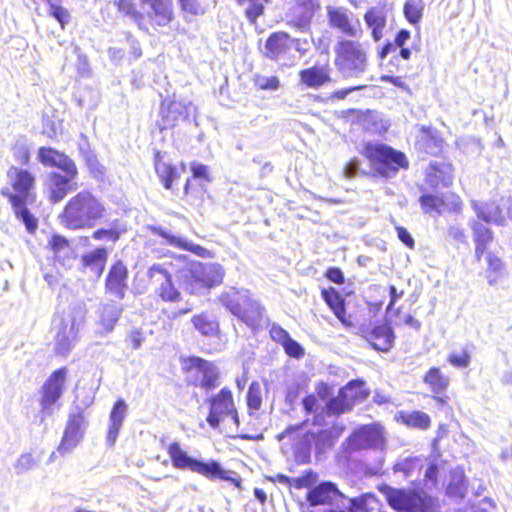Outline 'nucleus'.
Here are the masks:
<instances>
[{
	"label": "nucleus",
	"mask_w": 512,
	"mask_h": 512,
	"mask_svg": "<svg viewBox=\"0 0 512 512\" xmlns=\"http://www.w3.org/2000/svg\"><path fill=\"white\" fill-rule=\"evenodd\" d=\"M106 214L104 203L91 191L82 190L71 197L58 218L69 230L89 229Z\"/></svg>",
	"instance_id": "nucleus-1"
},
{
	"label": "nucleus",
	"mask_w": 512,
	"mask_h": 512,
	"mask_svg": "<svg viewBox=\"0 0 512 512\" xmlns=\"http://www.w3.org/2000/svg\"><path fill=\"white\" fill-rule=\"evenodd\" d=\"M87 307L82 301L73 303L67 312L54 319V351L57 355L68 356L79 339V332L86 322Z\"/></svg>",
	"instance_id": "nucleus-2"
},
{
	"label": "nucleus",
	"mask_w": 512,
	"mask_h": 512,
	"mask_svg": "<svg viewBox=\"0 0 512 512\" xmlns=\"http://www.w3.org/2000/svg\"><path fill=\"white\" fill-rule=\"evenodd\" d=\"M7 175L15 191L9 194L14 213L25 224L26 229L33 232L37 228V220L26 208V204L29 200H33L35 178L29 171L17 167H11Z\"/></svg>",
	"instance_id": "nucleus-3"
},
{
	"label": "nucleus",
	"mask_w": 512,
	"mask_h": 512,
	"mask_svg": "<svg viewBox=\"0 0 512 512\" xmlns=\"http://www.w3.org/2000/svg\"><path fill=\"white\" fill-rule=\"evenodd\" d=\"M334 64L345 79L360 78L368 68V52L359 41L340 38L334 45Z\"/></svg>",
	"instance_id": "nucleus-4"
},
{
	"label": "nucleus",
	"mask_w": 512,
	"mask_h": 512,
	"mask_svg": "<svg viewBox=\"0 0 512 512\" xmlns=\"http://www.w3.org/2000/svg\"><path fill=\"white\" fill-rule=\"evenodd\" d=\"M224 275L225 271L218 263L192 262L180 269L176 278L182 289L195 294L221 284Z\"/></svg>",
	"instance_id": "nucleus-5"
},
{
	"label": "nucleus",
	"mask_w": 512,
	"mask_h": 512,
	"mask_svg": "<svg viewBox=\"0 0 512 512\" xmlns=\"http://www.w3.org/2000/svg\"><path fill=\"white\" fill-rule=\"evenodd\" d=\"M168 453L173 465L178 469H189L211 480L221 479L229 481L236 486L240 484L239 479L235 477L237 475L235 472L224 470L217 461L202 462L190 457L181 449L178 442H173L169 445Z\"/></svg>",
	"instance_id": "nucleus-6"
},
{
	"label": "nucleus",
	"mask_w": 512,
	"mask_h": 512,
	"mask_svg": "<svg viewBox=\"0 0 512 512\" xmlns=\"http://www.w3.org/2000/svg\"><path fill=\"white\" fill-rule=\"evenodd\" d=\"M219 301L231 314L249 327L253 328L259 324L262 308L250 297L248 290L229 288L220 295Z\"/></svg>",
	"instance_id": "nucleus-7"
},
{
	"label": "nucleus",
	"mask_w": 512,
	"mask_h": 512,
	"mask_svg": "<svg viewBox=\"0 0 512 512\" xmlns=\"http://www.w3.org/2000/svg\"><path fill=\"white\" fill-rule=\"evenodd\" d=\"M363 155L369 159L372 167L383 177L389 178L398 172L399 168H407L405 155L384 144L365 145Z\"/></svg>",
	"instance_id": "nucleus-8"
},
{
	"label": "nucleus",
	"mask_w": 512,
	"mask_h": 512,
	"mask_svg": "<svg viewBox=\"0 0 512 512\" xmlns=\"http://www.w3.org/2000/svg\"><path fill=\"white\" fill-rule=\"evenodd\" d=\"M389 505L398 512H436L434 498L412 490L396 489L386 486L383 489Z\"/></svg>",
	"instance_id": "nucleus-9"
},
{
	"label": "nucleus",
	"mask_w": 512,
	"mask_h": 512,
	"mask_svg": "<svg viewBox=\"0 0 512 512\" xmlns=\"http://www.w3.org/2000/svg\"><path fill=\"white\" fill-rule=\"evenodd\" d=\"M205 403L209 405L206 421L211 428L217 429L227 419H231L235 426H239L238 412L229 388L224 387L218 393L210 395L205 399Z\"/></svg>",
	"instance_id": "nucleus-10"
},
{
	"label": "nucleus",
	"mask_w": 512,
	"mask_h": 512,
	"mask_svg": "<svg viewBox=\"0 0 512 512\" xmlns=\"http://www.w3.org/2000/svg\"><path fill=\"white\" fill-rule=\"evenodd\" d=\"M220 372L212 362L200 357L188 359V382L194 386L210 391L219 386Z\"/></svg>",
	"instance_id": "nucleus-11"
},
{
	"label": "nucleus",
	"mask_w": 512,
	"mask_h": 512,
	"mask_svg": "<svg viewBox=\"0 0 512 512\" xmlns=\"http://www.w3.org/2000/svg\"><path fill=\"white\" fill-rule=\"evenodd\" d=\"M86 427L84 412L76 407L69 414L62 440L57 448L58 452L62 455L72 452L82 441Z\"/></svg>",
	"instance_id": "nucleus-12"
},
{
	"label": "nucleus",
	"mask_w": 512,
	"mask_h": 512,
	"mask_svg": "<svg viewBox=\"0 0 512 512\" xmlns=\"http://www.w3.org/2000/svg\"><path fill=\"white\" fill-rule=\"evenodd\" d=\"M142 28L147 30L145 21L152 26H166L173 19L172 0H140Z\"/></svg>",
	"instance_id": "nucleus-13"
},
{
	"label": "nucleus",
	"mask_w": 512,
	"mask_h": 512,
	"mask_svg": "<svg viewBox=\"0 0 512 512\" xmlns=\"http://www.w3.org/2000/svg\"><path fill=\"white\" fill-rule=\"evenodd\" d=\"M471 205L477 214V217L486 223L504 225L506 218L512 217V198L502 199V204L497 205L494 202L472 201Z\"/></svg>",
	"instance_id": "nucleus-14"
},
{
	"label": "nucleus",
	"mask_w": 512,
	"mask_h": 512,
	"mask_svg": "<svg viewBox=\"0 0 512 512\" xmlns=\"http://www.w3.org/2000/svg\"><path fill=\"white\" fill-rule=\"evenodd\" d=\"M66 380V369L61 368L54 371L42 387L40 401L42 420L53 412V406L63 393V386Z\"/></svg>",
	"instance_id": "nucleus-15"
},
{
	"label": "nucleus",
	"mask_w": 512,
	"mask_h": 512,
	"mask_svg": "<svg viewBox=\"0 0 512 512\" xmlns=\"http://www.w3.org/2000/svg\"><path fill=\"white\" fill-rule=\"evenodd\" d=\"M78 175L77 168L71 172H51L47 176L46 186L49 194V199L53 203L62 201L69 192L77 190V185L74 183Z\"/></svg>",
	"instance_id": "nucleus-16"
},
{
	"label": "nucleus",
	"mask_w": 512,
	"mask_h": 512,
	"mask_svg": "<svg viewBox=\"0 0 512 512\" xmlns=\"http://www.w3.org/2000/svg\"><path fill=\"white\" fill-rule=\"evenodd\" d=\"M196 107L192 102L163 101L161 104V119L163 129L174 127L179 121L188 120L191 115L195 116Z\"/></svg>",
	"instance_id": "nucleus-17"
},
{
	"label": "nucleus",
	"mask_w": 512,
	"mask_h": 512,
	"mask_svg": "<svg viewBox=\"0 0 512 512\" xmlns=\"http://www.w3.org/2000/svg\"><path fill=\"white\" fill-rule=\"evenodd\" d=\"M331 27L340 30L349 37L357 38L362 35V28L358 19L353 23L348 11L342 7H329L327 11Z\"/></svg>",
	"instance_id": "nucleus-18"
},
{
	"label": "nucleus",
	"mask_w": 512,
	"mask_h": 512,
	"mask_svg": "<svg viewBox=\"0 0 512 512\" xmlns=\"http://www.w3.org/2000/svg\"><path fill=\"white\" fill-rule=\"evenodd\" d=\"M127 280V267L122 263V261H117L111 266L107 274L105 281L106 291L117 299L122 300L125 297V293L128 288Z\"/></svg>",
	"instance_id": "nucleus-19"
},
{
	"label": "nucleus",
	"mask_w": 512,
	"mask_h": 512,
	"mask_svg": "<svg viewBox=\"0 0 512 512\" xmlns=\"http://www.w3.org/2000/svg\"><path fill=\"white\" fill-rule=\"evenodd\" d=\"M148 277L161 281L158 288L159 296L164 301L176 302L180 300V292L175 288L171 275L159 264L152 265L148 270Z\"/></svg>",
	"instance_id": "nucleus-20"
},
{
	"label": "nucleus",
	"mask_w": 512,
	"mask_h": 512,
	"mask_svg": "<svg viewBox=\"0 0 512 512\" xmlns=\"http://www.w3.org/2000/svg\"><path fill=\"white\" fill-rule=\"evenodd\" d=\"M381 430L377 425H364L357 428L348 438L350 450L365 449L379 444Z\"/></svg>",
	"instance_id": "nucleus-21"
},
{
	"label": "nucleus",
	"mask_w": 512,
	"mask_h": 512,
	"mask_svg": "<svg viewBox=\"0 0 512 512\" xmlns=\"http://www.w3.org/2000/svg\"><path fill=\"white\" fill-rule=\"evenodd\" d=\"M38 159L43 165L57 167L63 172H71L77 168L71 158L50 147H41L38 150Z\"/></svg>",
	"instance_id": "nucleus-22"
},
{
	"label": "nucleus",
	"mask_w": 512,
	"mask_h": 512,
	"mask_svg": "<svg viewBox=\"0 0 512 512\" xmlns=\"http://www.w3.org/2000/svg\"><path fill=\"white\" fill-rule=\"evenodd\" d=\"M337 497H344L337 486L329 481L322 482L307 494V501L311 506L332 504Z\"/></svg>",
	"instance_id": "nucleus-23"
},
{
	"label": "nucleus",
	"mask_w": 512,
	"mask_h": 512,
	"mask_svg": "<svg viewBox=\"0 0 512 512\" xmlns=\"http://www.w3.org/2000/svg\"><path fill=\"white\" fill-rule=\"evenodd\" d=\"M427 183L437 188L440 185L448 187L453 182L452 166L446 162H431L426 171Z\"/></svg>",
	"instance_id": "nucleus-24"
},
{
	"label": "nucleus",
	"mask_w": 512,
	"mask_h": 512,
	"mask_svg": "<svg viewBox=\"0 0 512 512\" xmlns=\"http://www.w3.org/2000/svg\"><path fill=\"white\" fill-rule=\"evenodd\" d=\"M366 339L375 350L388 352L393 345L394 333L390 326L381 324L373 327Z\"/></svg>",
	"instance_id": "nucleus-25"
},
{
	"label": "nucleus",
	"mask_w": 512,
	"mask_h": 512,
	"mask_svg": "<svg viewBox=\"0 0 512 512\" xmlns=\"http://www.w3.org/2000/svg\"><path fill=\"white\" fill-rule=\"evenodd\" d=\"M126 415L127 404L124 400L119 399L114 404L109 417V427L106 437V443L109 446H113L115 444Z\"/></svg>",
	"instance_id": "nucleus-26"
},
{
	"label": "nucleus",
	"mask_w": 512,
	"mask_h": 512,
	"mask_svg": "<svg viewBox=\"0 0 512 512\" xmlns=\"http://www.w3.org/2000/svg\"><path fill=\"white\" fill-rule=\"evenodd\" d=\"M301 83L309 88L318 89L331 81L330 68L325 66H313L299 72Z\"/></svg>",
	"instance_id": "nucleus-27"
},
{
	"label": "nucleus",
	"mask_w": 512,
	"mask_h": 512,
	"mask_svg": "<svg viewBox=\"0 0 512 512\" xmlns=\"http://www.w3.org/2000/svg\"><path fill=\"white\" fill-rule=\"evenodd\" d=\"M108 258V251L104 247H98L81 257V266L84 270L90 271L99 278L105 268Z\"/></svg>",
	"instance_id": "nucleus-28"
},
{
	"label": "nucleus",
	"mask_w": 512,
	"mask_h": 512,
	"mask_svg": "<svg viewBox=\"0 0 512 512\" xmlns=\"http://www.w3.org/2000/svg\"><path fill=\"white\" fill-rule=\"evenodd\" d=\"M265 49L268 58L278 60L290 49V35L286 32L272 33L266 40Z\"/></svg>",
	"instance_id": "nucleus-29"
},
{
	"label": "nucleus",
	"mask_w": 512,
	"mask_h": 512,
	"mask_svg": "<svg viewBox=\"0 0 512 512\" xmlns=\"http://www.w3.org/2000/svg\"><path fill=\"white\" fill-rule=\"evenodd\" d=\"M364 20L369 29L374 41L378 42L383 37V29L386 26V14L382 9L371 8L365 15Z\"/></svg>",
	"instance_id": "nucleus-30"
},
{
	"label": "nucleus",
	"mask_w": 512,
	"mask_h": 512,
	"mask_svg": "<svg viewBox=\"0 0 512 512\" xmlns=\"http://www.w3.org/2000/svg\"><path fill=\"white\" fill-rule=\"evenodd\" d=\"M99 324L106 333L113 331L122 313V307L115 303H105L99 307Z\"/></svg>",
	"instance_id": "nucleus-31"
},
{
	"label": "nucleus",
	"mask_w": 512,
	"mask_h": 512,
	"mask_svg": "<svg viewBox=\"0 0 512 512\" xmlns=\"http://www.w3.org/2000/svg\"><path fill=\"white\" fill-rule=\"evenodd\" d=\"M157 233L159 236L164 238L167 241V243L170 244L171 246L190 251L200 257H205L209 253V251L206 248L198 244H193L192 242L182 237L172 235L171 233L166 232L163 229H158Z\"/></svg>",
	"instance_id": "nucleus-32"
},
{
	"label": "nucleus",
	"mask_w": 512,
	"mask_h": 512,
	"mask_svg": "<svg viewBox=\"0 0 512 512\" xmlns=\"http://www.w3.org/2000/svg\"><path fill=\"white\" fill-rule=\"evenodd\" d=\"M155 171L166 189H171L174 180L179 178L176 167L163 161L159 152L155 155Z\"/></svg>",
	"instance_id": "nucleus-33"
},
{
	"label": "nucleus",
	"mask_w": 512,
	"mask_h": 512,
	"mask_svg": "<svg viewBox=\"0 0 512 512\" xmlns=\"http://www.w3.org/2000/svg\"><path fill=\"white\" fill-rule=\"evenodd\" d=\"M472 230L476 243L475 257L477 260H480L486 250L487 244L492 241V232L488 227L478 221L472 223Z\"/></svg>",
	"instance_id": "nucleus-34"
},
{
	"label": "nucleus",
	"mask_w": 512,
	"mask_h": 512,
	"mask_svg": "<svg viewBox=\"0 0 512 512\" xmlns=\"http://www.w3.org/2000/svg\"><path fill=\"white\" fill-rule=\"evenodd\" d=\"M191 322L194 328L205 337H215L219 332V323L208 314L195 315Z\"/></svg>",
	"instance_id": "nucleus-35"
},
{
	"label": "nucleus",
	"mask_w": 512,
	"mask_h": 512,
	"mask_svg": "<svg viewBox=\"0 0 512 512\" xmlns=\"http://www.w3.org/2000/svg\"><path fill=\"white\" fill-rule=\"evenodd\" d=\"M322 297L327 303V305L332 309L335 316L345 325L349 323L346 320V311L344 307V299L342 296L334 289L330 288L328 290L322 291Z\"/></svg>",
	"instance_id": "nucleus-36"
},
{
	"label": "nucleus",
	"mask_w": 512,
	"mask_h": 512,
	"mask_svg": "<svg viewBox=\"0 0 512 512\" xmlns=\"http://www.w3.org/2000/svg\"><path fill=\"white\" fill-rule=\"evenodd\" d=\"M424 382L429 385L432 392L441 394L446 391L449 386V378L445 376L439 368H431L424 376Z\"/></svg>",
	"instance_id": "nucleus-37"
},
{
	"label": "nucleus",
	"mask_w": 512,
	"mask_h": 512,
	"mask_svg": "<svg viewBox=\"0 0 512 512\" xmlns=\"http://www.w3.org/2000/svg\"><path fill=\"white\" fill-rule=\"evenodd\" d=\"M364 384L362 380H352L340 389L342 395L350 402L352 407L355 402L364 400L368 396V392L364 389Z\"/></svg>",
	"instance_id": "nucleus-38"
},
{
	"label": "nucleus",
	"mask_w": 512,
	"mask_h": 512,
	"mask_svg": "<svg viewBox=\"0 0 512 512\" xmlns=\"http://www.w3.org/2000/svg\"><path fill=\"white\" fill-rule=\"evenodd\" d=\"M113 4L119 13L130 18L139 28H142L141 9H136L134 0H113Z\"/></svg>",
	"instance_id": "nucleus-39"
},
{
	"label": "nucleus",
	"mask_w": 512,
	"mask_h": 512,
	"mask_svg": "<svg viewBox=\"0 0 512 512\" xmlns=\"http://www.w3.org/2000/svg\"><path fill=\"white\" fill-rule=\"evenodd\" d=\"M352 408L350 402L344 398L342 392L339 390L338 395L330 399L326 404V414L328 416L339 415L350 411Z\"/></svg>",
	"instance_id": "nucleus-40"
},
{
	"label": "nucleus",
	"mask_w": 512,
	"mask_h": 512,
	"mask_svg": "<svg viewBox=\"0 0 512 512\" xmlns=\"http://www.w3.org/2000/svg\"><path fill=\"white\" fill-rule=\"evenodd\" d=\"M487 263H488V268H487L486 273H487L488 283L490 285H495L497 283L499 277L502 274V271L504 269V264L499 257L493 255L492 253L487 254Z\"/></svg>",
	"instance_id": "nucleus-41"
},
{
	"label": "nucleus",
	"mask_w": 512,
	"mask_h": 512,
	"mask_svg": "<svg viewBox=\"0 0 512 512\" xmlns=\"http://www.w3.org/2000/svg\"><path fill=\"white\" fill-rule=\"evenodd\" d=\"M123 229H121L118 225V221H113L110 228L105 229L101 228L93 232L92 238L94 240H106L111 241L113 243L117 242L120 238Z\"/></svg>",
	"instance_id": "nucleus-42"
},
{
	"label": "nucleus",
	"mask_w": 512,
	"mask_h": 512,
	"mask_svg": "<svg viewBox=\"0 0 512 512\" xmlns=\"http://www.w3.org/2000/svg\"><path fill=\"white\" fill-rule=\"evenodd\" d=\"M404 15L406 19L411 24H417L421 17L423 11V1L422 0H407L404 5Z\"/></svg>",
	"instance_id": "nucleus-43"
},
{
	"label": "nucleus",
	"mask_w": 512,
	"mask_h": 512,
	"mask_svg": "<svg viewBox=\"0 0 512 512\" xmlns=\"http://www.w3.org/2000/svg\"><path fill=\"white\" fill-rule=\"evenodd\" d=\"M375 503V497L372 494H363L359 497L349 499V508L351 512H368L372 509L371 505Z\"/></svg>",
	"instance_id": "nucleus-44"
},
{
	"label": "nucleus",
	"mask_w": 512,
	"mask_h": 512,
	"mask_svg": "<svg viewBox=\"0 0 512 512\" xmlns=\"http://www.w3.org/2000/svg\"><path fill=\"white\" fill-rule=\"evenodd\" d=\"M38 461L31 453L21 454L13 465L16 474L21 475L37 466Z\"/></svg>",
	"instance_id": "nucleus-45"
},
{
	"label": "nucleus",
	"mask_w": 512,
	"mask_h": 512,
	"mask_svg": "<svg viewBox=\"0 0 512 512\" xmlns=\"http://www.w3.org/2000/svg\"><path fill=\"white\" fill-rule=\"evenodd\" d=\"M404 422L411 427L426 429L430 426V417L421 411H413L404 417Z\"/></svg>",
	"instance_id": "nucleus-46"
},
{
	"label": "nucleus",
	"mask_w": 512,
	"mask_h": 512,
	"mask_svg": "<svg viewBox=\"0 0 512 512\" xmlns=\"http://www.w3.org/2000/svg\"><path fill=\"white\" fill-rule=\"evenodd\" d=\"M420 202L423 210L426 213H440L442 211V208L444 207L443 200L435 195H422L420 198Z\"/></svg>",
	"instance_id": "nucleus-47"
},
{
	"label": "nucleus",
	"mask_w": 512,
	"mask_h": 512,
	"mask_svg": "<svg viewBox=\"0 0 512 512\" xmlns=\"http://www.w3.org/2000/svg\"><path fill=\"white\" fill-rule=\"evenodd\" d=\"M262 396L261 387L258 382H252L247 393V405L252 410H258L261 407Z\"/></svg>",
	"instance_id": "nucleus-48"
},
{
	"label": "nucleus",
	"mask_w": 512,
	"mask_h": 512,
	"mask_svg": "<svg viewBox=\"0 0 512 512\" xmlns=\"http://www.w3.org/2000/svg\"><path fill=\"white\" fill-rule=\"evenodd\" d=\"M314 442L317 451L324 452L327 449L332 448L336 441L331 437V435H329V433L325 429L315 434Z\"/></svg>",
	"instance_id": "nucleus-49"
},
{
	"label": "nucleus",
	"mask_w": 512,
	"mask_h": 512,
	"mask_svg": "<svg viewBox=\"0 0 512 512\" xmlns=\"http://www.w3.org/2000/svg\"><path fill=\"white\" fill-rule=\"evenodd\" d=\"M255 85L262 90H271L275 91L280 87V81L276 76H263L257 75L255 77Z\"/></svg>",
	"instance_id": "nucleus-50"
},
{
	"label": "nucleus",
	"mask_w": 512,
	"mask_h": 512,
	"mask_svg": "<svg viewBox=\"0 0 512 512\" xmlns=\"http://www.w3.org/2000/svg\"><path fill=\"white\" fill-rule=\"evenodd\" d=\"M49 244L56 256H60L62 253L67 254L70 251L69 242L63 236L54 235Z\"/></svg>",
	"instance_id": "nucleus-51"
},
{
	"label": "nucleus",
	"mask_w": 512,
	"mask_h": 512,
	"mask_svg": "<svg viewBox=\"0 0 512 512\" xmlns=\"http://www.w3.org/2000/svg\"><path fill=\"white\" fill-rule=\"evenodd\" d=\"M470 354L467 351H463L461 354L451 353L448 361L451 365L458 368H466L470 364Z\"/></svg>",
	"instance_id": "nucleus-52"
},
{
	"label": "nucleus",
	"mask_w": 512,
	"mask_h": 512,
	"mask_svg": "<svg viewBox=\"0 0 512 512\" xmlns=\"http://www.w3.org/2000/svg\"><path fill=\"white\" fill-rule=\"evenodd\" d=\"M282 346L290 357L300 358L304 355L301 345L291 337Z\"/></svg>",
	"instance_id": "nucleus-53"
},
{
	"label": "nucleus",
	"mask_w": 512,
	"mask_h": 512,
	"mask_svg": "<svg viewBox=\"0 0 512 512\" xmlns=\"http://www.w3.org/2000/svg\"><path fill=\"white\" fill-rule=\"evenodd\" d=\"M250 5L246 9V16L248 20L252 23H255L256 19L261 16L264 12V6L262 3H259L255 0H249Z\"/></svg>",
	"instance_id": "nucleus-54"
},
{
	"label": "nucleus",
	"mask_w": 512,
	"mask_h": 512,
	"mask_svg": "<svg viewBox=\"0 0 512 512\" xmlns=\"http://www.w3.org/2000/svg\"><path fill=\"white\" fill-rule=\"evenodd\" d=\"M414 468H415V461L410 458L401 459L394 465V471L401 472L405 476H409L412 473Z\"/></svg>",
	"instance_id": "nucleus-55"
},
{
	"label": "nucleus",
	"mask_w": 512,
	"mask_h": 512,
	"mask_svg": "<svg viewBox=\"0 0 512 512\" xmlns=\"http://www.w3.org/2000/svg\"><path fill=\"white\" fill-rule=\"evenodd\" d=\"M50 14L61 24L62 28L68 22V12L61 6L50 3Z\"/></svg>",
	"instance_id": "nucleus-56"
},
{
	"label": "nucleus",
	"mask_w": 512,
	"mask_h": 512,
	"mask_svg": "<svg viewBox=\"0 0 512 512\" xmlns=\"http://www.w3.org/2000/svg\"><path fill=\"white\" fill-rule=\"evenodd\" d=\"M270 335L274 341L280 343L281 345H283V343H285L290 338L289 333L281 326L276 324L272 325L270 329Z\"/></svg>",
	"instance_id": "nucleus-57"
},
{
	"label": "nucleus",
	"mask_w": 512,
	"mask_h": 512,
	"mask_svg": "<svg viewBox=\"0 0 512 512\" xmlns=\"http://www.w3.org/2000/svg\"><path fill=\"white\" fill-rule=\"evenodd\" d=\"M310 12H299V15L292 21V25L301 31H307L313 16Z\"/></svg>",
	"instance_id": "nucleus-58"
},
{
	"label": "nucleus",
	"mask_w": 512,
	"mask_h": 512,
	"mask_svg": "<svg viewBox=\"0 0 512 512\" xmlns=\"http://www.w3.org/2000/svg\"><path fill=\"white\" fill-rule=\"evenodd\" d=\"M291 48H294L300 55H305L310 49V44L307 39L292 38L290 36Z\"/></svg>",
	"instance_id": "nucleus-59"
},
{
	"label": "nucleus",
	"mask_w": 512,
	"mask_h": 512,
	"mask_svg": "<svg viewBox=\"0 0 512 512\" xmlns=\"http://www.w3.org/2000/svg\"><path fill=\"white\" fill-rule=\"evenodd\" d=\"M59 125L54 121L44 118L43 119V134L49 138H53L57 135Z\"/></svg>",
	"instance_id": "nucleus-60"
},
{
	"label": "nucleus",
	"mask_w": 512,
	"mask_h": 512,
	"mask_svg": "<svg viewBox=\"0 0 512 512\" xmlns=\"http://www.w3.org/2000/svg\"><path fill=\"white\" fill-rule=\"evenodd\" d=\"M181 8L190 14L197 15L200 13V6L197 0H179Z\"/></svg>",
	"instance_id": "nucleus-61"
},
{
	"label": "nucleus",
	"mask_w": 512,
	"mask_h": 512,
	"mask_svg": "<svg viewBox=\"0 0 512 512\" xmlns=\"http://www.w3.org/2000/svg\"><path fill=\"white\" fill-rule=\"evenodd\" d=\"M296 6L299 12H310L309 16H313L317 5L315 0H296Z\"/></svg>",
	"instance_id": "nucleus-62"
},
{
	"label": "nucleus",
	"mask_w": 512,
	"mask_h": 512,
	"mask_svg": "<svg viewBox=\"0 0 512 512\" xmlns=\"http://www.w3.org/2000/svg\"><path fill=\"white\" fill-rule=\"evenodd\" d=\"M448 493L453 494L457 497H464L465 495V487H464V479L462 476L459 477V480L456 484H450L448 486Z\"/></svg>",
	"instance_id": "nucleus-63"
},
{
	"label": "nucleus",
	"mask_w": 512,
	"mask_h": 512,
	"mask_svg": "<svg viewBox=\"0 0 512 512\" xmlns=\"http://www.w3.org/2000/svg\"><path fill=\"white\" fill-rule=\"evenodd\" d=\"M326 277L336 284H342L344 282L343 272L336 267L329 268L326 272Z\"/></svg>",
	"instance_id": "nucleus-64"
}]
</instances>
